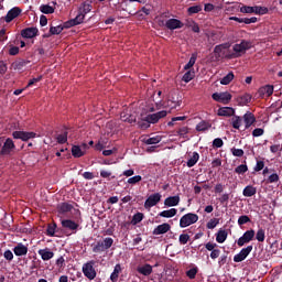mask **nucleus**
Returning a JSON list of instances; mask_svg holds the SVG:
<instances>
[{
	"instance_id": "obj_1",
	"label": "nucleus",
	"mask_w": 282,
	"mask_h": 282,
	"mask_svg": "<svg viewBox=\"0 0 282 282\" xmlns=\"http://www.w3.org/2000/svg\"><path fill=\"white\" fill-rule=\"evenodd\" d=\"M140 109L142 111L140 112V116L138 118L139 129H149L151 124L160 122V120H162V118H166L169 113L165 110L152 113V111H155V108H153V106H147V108L141 107Z\"/></svg>"
},
{
	"instance_id": "obj_2",
	"label": "nucleus",
	"mask_w": 282,
	"mask_h": 282,
	"mask_svg": "<svg viewBox=\"0 0 282 282\" xmlns=\"http://www.w3.org/2000/svg\"><path fill=\"white\" fill-rule=\"evenodd\" d=\"M248 50H252V42L248 40H242L240 43H237L232 46V58H239L240 56H243Z\"/></svg>"
},
{
	"instance_id": "obj_3",
	"label": "nucleus",
	"mask_w": 282,
	"mask_h": 282,
	"mask_svg": "<svg viewBox=\"0 0 282 282\" xmlns=\"http://www.w3.org/2000/svg\"><path fill=\"white\" fill-rule=\"evenodd\" d=\"M216 58H232V53H230V43H223L216 45L214 48Z\"/></svg>"
},
{
	"instance_id": "obj_4",
	"label": "nucleus",
	"mask_w": 282,
	"mask_h": 282,
	"mask_svg": "<svg viewBox=\"0 0 282 282\" xmlns=\"http://www.w3.org/2000/svg\"><path fill=\"white\" fill-rule=\"evenodd\" d=\"M197 221H199V216L188 213L180 219V226L181 228H188V226H193V224H197Z\"/></svg>"
},
{
	"instance_id": "obj_5",
	"label": "nucleus",
	"mask_w": 282,
	"mask_h": 282,
	"mask_svg": "<svg viewBox=\"0 0 282 282\" xmlns=\"http://www.w3.org/2000/svg\"><path fill=\"white\" fill-rule=\"evenodd\" d=\"M82 270L86 279H89V281H94V279H96V269H94V261L86 262L83 265Z\"/></svg>"
},
{
	"instance_id": "obj_6",
	"label": "nucleus",
	"mask_w": 282,
	"mask_h": 282,
	"mask_svg": "<svg viewBox=\"0 0 282 282\" xmlns=\"http://www.w3.org/2000/svg\"><path fill=\"white\" fill-rule=\"evenodd\" d=\"M213 100H216V102H221L223 105H228L230 100H232V95L228 91L224 93H214L212 95Z\"/></svg>"
},
{
	"instance_id": "obj_7",
	"label": "nucleus",
	"mask_w": 282,
	"mask_h": 282,
	"mask_svg": "<svg viewBox=\"0 0 282 282\" xmlns=\"http://www.w3.org/2000/svg\"><path fill=\"white\" fill-rule=\"evenodd\" d=\"M254 239V230L250 229L247 230L238 240L237 245L239 248H242V246H246V243H250Z\"/></svg>"
},
{
	"instance_id": "obj_8",
	"label": "nucleus",
	"mask_w": 282,
	"mask_h": 282,
	"mask_svg": "<svg viewBox=\"0 0 282 282\" xmlns=\"http://www.w3.org/2000/svg\"><path fill=\"white\" fill-rule=\"evenodd\" d=\"M161 199H162V194L160 193L150 195L144 203V208H153V206H158Z\"/></svg>"
},
{
	"instance_id": "obj_9",
	"label": "nucleus",
	"mask_w": 282,
	"mask_h": 282,
	"mask_svg": "<svg viewBox=\"0 0 282 282\" xmlns=\"http://www.w3.org/2000/svg\"><path fill=\"white\" fill-rule=\"evenodd\" d=\"M14 140H22L23 142H28V140H32V138H36V133L34 132H25V131H14L12 133Z\"/></svg>"
},
{
	"instance_id": "obj_10",
	"label": "nucleus",
	"mask_w": 282,
	"mask_h": 282,
	"mask_svg": "<svg viewBox=\"0 0 282 282\" xmlns=\"http://www.w3.org/2000/svg\"><path fill=\"white\" fill-rule=\"evenodd\" d=\"M87 149H89V145H87V143H83L82 145H73L72 155L74 158H83V155L87 153Z\"/></svg>"
},
{
	"instance_id": "obj_11",
	"label": "nucleus",
	"mask_w": 282,
	"mask_h": 282,
	"mask_svg": "<svg viewBox=\"0 0 282 282\" xmlns=\"http://www.w3.org/2000/svg\"><path fill=\"white\" fill-rule=\"evenodd\" d=\"M14 149H17L14 141H12V139L8 138L2 145L0 153H1V155H10V153H12V151H14Z\"/></svg>"
},
{
	"instance_id": "obj_12",
	"label": "nucleus",
	"mask_w": 282,
	"mask_h": 282,
	"mask_svg": "<svg viewBox=\"0 0 282 282\" xmlns=\"http://www.w3.org/2000/svg\"><path fill=\"white\" fill-rule=\"evenodd\" d=\"M250 252H252V246H248L247 248L241 249L240 252L234 257L235 263H241V261H246Z\"/></svg>"
},
{
	"instance_id": "obj_13",
	"label": "nucleus",
	"mask_w": 282,
	"mask_h": 282,
	"mask_svg": "<svg viewBox=\"0 0 282 282\" xmlns=\"http://www.w3.org/2000/svg\"><path fill=\"white\" fill-rule=\"evenodd\" d=\"M84 21H85V14L78 11V14L74 19L64 23V28H74V25H80V23H83Z\"/></svg>"
},
{
	"instance_id": "obj_14",
	"label": "nucleus",
	"mask_w": 282,
	"mask_h": 282,
	"mask_svg": "<svg viewBox=\"0 0 282 282\" xmlns=\"http://www.w3.org/2000/svg\"><path fill=\"white\" fill-rule=\"evenodd\" d=\"M21 14V8L14 7L11 10L8 11L7 15L4 17L6 23H12L17 17Z\"/></svg>"
},
{
	"instance_id": "obj_15",
	"label": "nucleus",
	"mask_w": 282,
	"mask_h": 282,
	"mask_svg": "<svg viewBox=\"0 0 282 282\" xmlns=\"http://www.w3.org/2000/svg\"><path fill=\"white\" fill-rule=\"evenodd\" d=\"M171 230V225L169 223H163L153 229V235H166Z\"/></svg>"
},
{
	"instance_id": "obj_16",
	"label": "nucleus",
	"mask_w": 282,
	"mask_h": 282,
	"mask_svg": "<svg viewBox=\"0 0 282 282\" xmlns=\"http://www.w3.org/2000/svg\"><path fill=\"white\" fill-rule=\"evenodd\" d=\"M183 26L184 24L182 23V21L177 19H170L165 22V28H167V30H180V28Z\"/></svg>"
},
{
	"instance_id": "obj_17",
	"label": "nucleus",
	"mask_w": 282,
	"mask_h": 282,
	"mask_svg": "<svg viewBox=\"0 0 282 282\" xmlns=\"http://www.w3.org/2000/svg\"><path fill=\"white\" fill-rule=\"evenodd\" d=\"M137 272L143 276H151V274H153V267L151 264L139 265Z\"/></svg>"
},
{
	"instance_id": "obj_18",
	"label": "nucleus",
	"mask_w": 282,
	"mask_h": 282,
	"mask_svg": "<svg viewBox=\"0 0 282 282\" xmlns=\"http://www.w3.org/2000/svg\"><path fill=\"white\" fill-rule=\"evenodd\" d=\"M13 252L15 257H25L28 254V246L20 242L13 248Z\"/></svg>"
},
{
	"instance_id": "obj_19",
	"label": "nucleus",
	"mask_w": 282,
	"mask_h": 282,
	"mask_svg": "<svg viewBox=\"0 0 282 282\" xmlns=\"http://www.w3.org/2000/svg\"><path fill=\"white\" fill-rule=\"evenodd\" d=\"M37 253L40 254L41 259L43 261H50V259H54V252L51 251L50 249L45 248V249H40L37 251Z\"/></svg>"
},
{
	"instance_id": "obj_20",
	"label": "nucleus",
	"mask_w": 282,
	"mask_h": 282,
	"mask_svg": "<svg viewBox=\"0 0 282 282\" xmlns=\"http://www.w3.org/2000/svg\"><path fill=\"white\" fill-rule=\"evenodd\" d=\"M256 120L257 119L254 118V115H252V112H246L243 115V122H245L246 129H250V127L254 124Z\"/></svg>"
},
{
	"instance_id": "obj_21",
	"label": "nucleus",
	"mask_w": 282,
	"mask_h": 282,
	"mask_svg": "<svg viewBox=\"0 0 282 282\" xmlns=\"http://www.w3.org/2000/svg\"><path fill=\"white\" fill-rule=\"evenodd\" d=\"M36 34H39V29H36V28H28L22 31V36L24 39H34V36H36Z\"/></svg>"
},
{
	"instance_id": "obj_22",
	"label": "nucleus",
	"mask_w": 282,
	"mask_h": 282,
	"mask_svg": "<svg viewBox=\"0 0 282 282\" xmlns=\"http://www.w3.org/2000/svg\"><path fill=\"white\" fill-rule=\"evenodd\" d=\"M62 226L63 228H66L67 230H73L74 232L78 230V224L70 219L62 220Z\"/></svg>"
},
{
	"instance_id": "obj_23",
	"label": "nucleus",
	"mask_w": 282,
	"mask_h": 282,
	"mask_svg": "<svg viewBox=\"0 0 282 282\" xmlns=\"http://www.w3.org/2000/svg\"><path fill=\"white\" fill-rule=\"evenodd\" d=\"M180 204V196H170L165 198L164 206L173 207Z\"/></svg>"
},
{
	"instance_id": "obj_24",
	"label": "nucleus",
	"mask_w": 282,
	"mask_h": 282,
	"mask_svg": "<svg viewBox=\"0 0 282 282\" xmlns=\"http://www.w3.org/2000/svg\"><path fill=\"white\" fill-rule=\"evenodd\" d=\"M175 215H177V209L171 208V209L161 212L159 214V217H164L165 219H171V217H175Z\"/></svg>"
},
{
	"instance_id": "obj_25",
	"label": "nucleus",
	"mask_w": 282,
	"mask_h": 282,
	"mask_svg": "<svg viewBox=\"0 0 282 282\" xmlns=\"http://www.w3.org/2000/svg\"><path fill=\"white\" fill-rule=\"evenodd\" d=\"M242 195L245 197H253V195H257V187L248 185L243 188Z\"/></svg>"
},
{
	"instance_id": "obj_26",
	"label": "nucleus",
	"mask_w": 282,
	"mask_h": 282,
	"mask_svg": "<svg viewBox=\"0 0 282 282\" xmlns=\"http://www.w3.org/2000/svg\"><path fill=\"white\" fill-rule=\"evenodd\" d=\"M226 239H228V231H226L224 229H219L216 235L217 243H224V241H226Z\"/></svg>"
},
{
	"instance_id": "obj_27",
	"label": "nucleus",
	"mask_w": 282,
	"mask_h": 282,
	"mask_svg": "<svg viewBox=\"0 0 282 282\" xmlns=\"http://www.w3.org/2000/svg\"><path fill=\"white\" fill-rule=\"evenodd\" d=\"M250 100H252V96H250L249 94L242 95L237 98V102L238 105H240V107H245V105H248Z\"/></svg>"
},
{
	"instance_id": "obj_28",
	"label": "nucleus",
	"mask_w": 282,
	"mask_h": 282,
	"mask_svg": "<svg viewBox=\"0 0 282 282\" xmlns=\"http://www.w3.org/2000/svg\"><path fill=\"white\" fill-rule=\"evenodd\" d=\"M120 272H122V267L120 264H116L112 273L110 274V281H118V276H120Z\"/></svg>"
},
{
	"instance_id": "obj_29",
	"label": "nucleus",
	"mask_w": 282,
	"mask_h": 282,
	"mask_svg": "<svg viewBox=\"0 0 282 282\" xmlns=\"http://www.w3.org/2000/svg\"><path fill=\"white\" fill-rule=\"evenodd\" d=\"M199 162V153L193 152L192 156L187 161L188 169H193Z\"/></svg>"
},
{
	"instance_id": "obj_30",
	"label": "nucleus",
	"mask_w": 282,
	"mask_h": 282,
	"mask_svg": "<svg viewBox=\"0 0 282 282\" xmlns=\"http://www.w3.org/2000/svg\"><path fill=\"white\" fill-rule=\"evenodd\" d=\"M218 116H235V109L230 108V107H223L218 109Z\"/></svg>"
},
{
	"instance_id": "obj_31",
	"label": "nucleus",
	"mask_w": 282,
	"mask_h": 282,
	"mask_svg": "<svg viewBox=\"0 0 282 282\" xmlns=\"http://www.w3.org/2000/svg\"><path fill=\"white\" fill-rule=\"evenodd\" d=\"M260 94H262V96H268V97L272 96V94H274V86L267 85V86L262 87L260 89Z\"/></svg>"
},
{
	"instance_id": "obj_32",
	"label": "nucleus",
	"mask_w": 282,
	"mask_h": 282,
	"mask_svg": "<svg viewBox=\"0 0 282 282\" xmlns=\"http://www.w3.org/2000/svg\"><path fill=\"white\" fill-rule=\"evenodd\" d=\"M235 80V74L232 72L228 73L225 77L220 79V85H230Z\"/></svg>"
},
{
	"instance_id": "obj_33",
	"label": "nucleus",
	"mask_w": 282,
	"mask_h": 282,
	"mask_svg": "<svg viewBox=\"0 0 282 282\" xmlns=\"http://www.w3.org/2000/svg\"><path fill=\"white\" fill-rule=\"evenodd\" d=\"M121 120H122V122H129L130 124H133V122H137L138 119L133 115H127V113L122 112Z\"/></svg>"
},
{
	"instance_id": "obj_34",
	"label": "nucleus",
	"mask_w": 282,
	"mask_h": 282,
	"mask_svg": "<svg viewBox=\"0 0 282 282\" xmlns=\"http://www.w3.org/2000/svg\"><path fill=\"white\" fill-rule=\"evenodd\" d=\"M90 10H91V3L90 2H84L82 4V7L79 8L78 12H80L82 14H84V17H86V14H89Z\"/></svg>"
},
{
	"instance_id": "obj_35",
	"label": "nucleus",
	"mask_w": 282,
	"mask_h": 282,
	"mask_svg": "<svg viewBox=\"0 0 282 282\" xmlns=\"http://www.w3.org/2000/svg\"><path fill=\"white\" fill-rule=\"evenodd\" d=\"M144 142L147 144H160V142H162V137L160 135H154L148 139H144Z\"/></svg>"
},
{
	"instance_id": "obj_36",
	"label": "nucleus",
	"mask_w": 282,
	"mask_h": 282,
	"mask_svg": "<svg viewBox=\"0 0 282 282\" xmlns=\"http://www.w3.org/2000/svg\"><path fill=\"white\" fill-rule=\"evenodd\" d=\"M193 78H195V70H187L184 75H183V83H191V80H193Z\"/></svg>"
},
{
	"instance_id": "obj_37",
	"label": "nucleus",
	"mask_w": 282,
	"mask_h": 282,
	"mask_svg": "<svg viewBox=\"0 0 282 282\" xmlns=\"http://www.w3.org/2000/svg\"><path fill=\"white\" fill-rule=\"evenodd\" d=\"M252 14H268V8L265 7H251Z\"/></svg>"
},
{
	"instance_id": "obj_38",
	"label": "nucleus",
	"mask_w": 282,
	"mask_h": 282,
	"mask_svg": "<svg viewBox=\"0 0 282 282\" xmlns=\"http://www.w3.org/2000/svg\"><path fill=\"white\" fill-rule=\"evenodd\" d=\"M40 11L43 13V14H54V9L52 6L50 4H42L40 7Z\"/></svg>"
},
{
	"instance_id": "obj_39",
	"label": "nucleus",
	"mask_w": 282,
	"mask_h": 282,
	"mask_svg": "<svg viewBox=\"0 0 282 282\" xmlns=\"http://www.w3.org/2000/svg\"><path fill=\"white\" fill-rule=\"evenodd\" d=\"M196 62H197V54L193 53L188 63L184 66V69L185 70L191 69V67H193V65H195Z\"/></svg>"
},
{
	"instance_id": "obj_40",
	"label": "nucleus",
	"mask_w": 282,
	"mask_h": 282,
	"mask_svg": "<svg viewBox=\"0 0 282 282\" xmlns=\"http://www.w3.org/2000/svg\"><path fill=\"white\" fill-rule=\"evenodd\" d=\"M241 122H243L241 117L235 116L231 118V124H232L234 129H240Z\"/></svg>"
},
{
	"instance_id": "obj_41",
	"label": "nucleus",
	"mask_w": 282,
	"mask_h": 282,
	"mask_svg": "<svg viewBox=\"0 0 282 282\" xmlns=\"http://www.w3.org/2000/svg\"><path fill=\"white\" fill-rule=\"evenodd\" d=\"M209 128H210V123H208L206 121H200L196 126V131H208Z\"/></svg>"
},
{
	"instance_id": "obj_42",
	"label": "nucleus",
	"mask_w": 282,
	"mask_h": 282,
	"mask_svg": "<svg viewBox=\"0 0 282 282\" xmlns=\"http://www.w3.org/2000/svg\"><path fill=\"white\" fill-rule=\"evenodd\" d=\"M153 101L156 105V109H160L162 106V90H159L156 95L153 97Z\"/></svg>"
},
{
	"instance_id": "obj_43",
	"label": "nucleus",
	"mask_w": 282,
	"mask_h": 282,
	"mask_svg": "<svg viewBox=\"0 0 282 282\" xmlns=\"http://www.w3.org/2000/svg\"><path fill=\"white\" fill-rule=\"evenodd\" d=\"M188 14H199L202 12V4H196L187 9Z\"/></svg>"
},
{
	"instance_id": "obj_44",
	"label": "nucleus",
	"mask_w": 282,
	"mask_h": 282,
	"mask_svg": "<svg viewBox=\"0 0 282 282\" xmlns=\"http://www.w3.org/2000/svg\"><path fill=\"white\" fill-rule=\"evenodd\" d=\"M178 241L182 246H186V243H188V241H191V236H188V234H182L178 237Z\"/></svg>"
},
{
	"instance_id": "obj_45",
	"label": "nucleus",
	"mask_w": 282,
	"mask_h": 282,
	"mask_svg": "<svg viewBox=\"0 0 282 282\" xmlns=\"http://www.w3.org/2000/svg\"><path fill=\"white\" fill-rule=\"evenodd\" d=\"M197 272H199V269L197 267H194L186 271V276H188V279H195V276H197Z\"/></svg>"
},
{
	"instance_id": "obj_46",
	"label": "nucleus",
	"mask_w": 282,
	"mask_h": 282,
	"mask_svg": "<svg viewBox=\"0 0 282 282\" xmlns=\"http://www.w3.org/2000/svg\"><path fill=\"white\" fill-rule=\"evenodd\" d=\"M105 250L107 249L102 245V241L97 242L96 246L93 248V252H96V253L105 252Z\"/></svg>"
},
{
	"instance_id": "obj_47",
	"label": "nucleus",
	"mask_w": 282,
	"mask_h": 282,
	"mask_svg": "<svg viewBox=\"0 0 282 282\" xmlns=\"http://www.w3.org/2000/svg\"><path fill=\"white\" fill-rule=\"evenodd\" d=\"M95 149L96 151H102V149H107V140H99L96 144H95Z\"/></svg>"
},
{
	"instance_id": "obj_48",
	"label": "nucleus",
	"mask_w": 282,
	"mask_h": 282,
	"mask_svg": "<svg viewBox=\"0 0 282 282\" xmlns=\"http://www.w3.org/2000/svg\"><path fill=\"white\" fill-rule=\"evenodd\" d=\"M235 173H238V175H243V173H248V165L241 164L237 166Z\"/></svg>"
},
{
	"instance_id": "obj_49",
	"label": "nucleus",
	"mask_w": 282,
	"mask_h": 282,
	"mask_svg": "<svg viewBox=\"0 0 282 282\" xmlns=\"http://www.w3.org/2000/svg\"><path fill=\"white\" fill-rule=\"evenodd\" d=\"M218 225H219V219L213 218L207 223V228L208 230H213L214 228H217Z\"/></svg>"
},
{
	"instance_id": "obj_50",
	"label": "nucleus",
	"mask_w": 282,
	"mask_h": 282,
	"mask_svg": "<svg viewBox=\"0 0 282 282\" xmlns=\"http://www.w3.org/2000/svg\"><path fill=\"white\" fill-rule=\"evenodd\" d=\"M257 241H265V231L263 229H259L256 234Z\"/></svg>"
},
{
	"instance_id": "obj_51",
	"label": "nucleus",
	"mask_w": 282,
	"mask_h": 282,
	"mask_svg": "<svg viewBox=\"0 0 282 282\" xmlns=\"http://www.w3.org/2000/svg\"><path fill=\"white\" fill-rule=\"evenodd\" d=\"M101 243L106 250H109L113 246V238H105Z\"/></svg>"
},
{
	"instance_id": "obj_52",
	"label": "nucleus",
	"mask_w": 282,
	"mask_h": 282,
	"mask_svg": "<svg viewBox=\"0 0 282 282\" xmlns=\"http://www.w3.org/2000/svg\"><path fill=\"white\" fill-rule=\"evenodd\" d=\"M56 234V225H48L47 229H46V235L48 237H54V235Z\"/></svg>"
},
{
	"instance_id": "obj_53",
	"label": "nucleus",
	"mask_w": 282,
	"mask_h": 282,
	"mask_svg": "<svg viewBox=\"0 0 282 282\" xmlns=\"http://www.w3.org/2000/svg\"><path fill=\"white\" fill-rule=\"evenodd\" d=\"M139 182H142V176L140 175L128 178V184H138Z\"/></svg>"
},
{
	"instance_id": "obj_54",
	"label": "nucleus",
	"mask_w": 282,
	"mask_h": 282,
	"mask_svg": "<svg viewBox=\"0 0 282 282\" xmlns=\"http://www.w3.org/2000/svg\"><path fill=\"white\" fill-rule=\"evenodd\" d=\"M57 142L59 144H65V142H67V132H64L62 134L57 135Z\"/></svg>"
},
{
	"instance_id": "obj_55",
	"label": "nucleus",
	"mask_w": 282,
	"mask_h": 282,
	"mask_svg": "<svg viewBox=\"0 0 282 282\" xmlns=\"http://www.w3.org/2000/svg\"><path fill=\"white\" fill-rule=\"evenodd\" d=\"M213 147L216 149H221L224 147V140L221 138H217L213 141Z\"/></svg>"
},
{
	"instance_id": "obj_56",
	"label": "nucleus",
	"mask_w": 282,
	"mask_h": 282,
	"mask_svg": "<svg viewBox=\"0 0 282 282\" xmlns=\"http://www.w3.org/2000/svg\"><path fill=\"white\" fill-rule=\"evenodd\" d=\"M250 221V217L243 215L238 218V225L243 226V224H248Z\"/></svg>"
},
{
	"instance_id": "obj_57",
	"label": "nucleus",
	"mask_w": 282,
	"mask_h": 282,
	"mask_svg": "<svg viewBox=\"0 0 282 282\" xmlns=\"http://www.w3.org/2000/svg\"><path fill=\"white\" fill-rule=\"evenodd\" d=\"M271 153H281L282 145L281 144H273L270 147Z\"/></svg>"
},
{
	"instance_id": "obj_58",
	"label": "nucleus",
	"mask_w": 282,
	"mask_h": 282,
	"mask_svg": "<svg viewBox=\"0 0 282 282\" xmlns=\"http://www.w3.org/2000/svg\"><path fill=\"white\" fill-rule=\"evenodd\" d=\"M51 34H61L63 32V26L57 25V26H52L50 29Z\"/></svg>"
},
{
	"instance_id": "obj_59",
	"label": "nucleus",
	"mask_w": 282,
	"mask_h": 282,
	"mask_svg": "<svg viewBox=\"0 0 282 282\" xmlns=\"http://www.w3.org/2000/svg\"><path fill=\"white\" fill-rule=\"evenodd\" d=\"M240 12L243 14H252V7L243 6L240 8Z\"/></svg>"
},
{
	"instance_id": "obj_60",
	"label": "nucleus",
	"mask_w": 282,
	"mask_h": 282,
	"mask_svg": "<svg viewBox=\"0 0 282 282\" xmlns=\"http://www.w3.org/2000/svg\"><path fill=\"white\" fill-rule=\"evenodd\" d=\"M3 257L7 259V261H12V259H14V253H12L10 250H7L4 251Z\"/></svg>"
},
{
	"instance_id": "obj_61",
	"label": "nucleus",
	"mask_w": 282,
	"mask_h": 282,
	"mask_svg": "<svg viewBox=\"0 0 282 282\" xmlns=\"http://www.w3.org/2000/svg\"><path fill=\"white\" fill-rule=\"evenodd\" d=\"M253 138H260V135H263V129L257 128L252 131Z\"/></svg>"
},
{
	"instance_id": "obj_62",
	"label": "nucleus",
	"mask_w": 282,
	"mask_h": 282,
	"mask_svg": "<svg viewBox=\"0 0 282 282\" xmlns=\"http://www.w3.org/2000/svg\"><path fill=\"white\" fill-rule=\"evenodd\" d=\"M219 254H221V251L219 249H214L210 252V259H218Z\"/></svg>"
},
{
	"instance_id": "obj_63",
	"label": "nucleus",
	"mask_w": 282,
	"mask_h": 282,
	"mask_svg": "<svg viewBox=\"0 0 282 282\" xmlns=\"http://www.w3.org/2000/svg\"><path fill=\"white\" fill-rule=\"evenodd\" d=\"M232 155H235L236 158H242L243 150H241V149H234L232 150Z\"/></svg>"
},
{
	"instance_id": "obj_64",
	"label": "nucleus",
	"mask_w": 282,
	"mask_h": 282,
	"mask_svg": "<svg viewBox=\"0 0 282 282\" xmlns=\"http://www.w3.org/2000/svg\"><path fill=\"white\" fill-rule=\"evenodd\" d=\"M279 181V174L274 173L269 176L270 184H274V182Z\"/></svg>"
}]
</instances>
